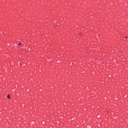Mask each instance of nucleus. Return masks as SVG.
Here are the masks:
<instances>
[{"label":"nucleus","mask_w":128,"mask_h":128,"mask_svg":"<svg viewBox=\"0 0 128 128\" xmlns=\"http://www.w3.org/2000/svg\"><path fill=\"white\" fill-rule=\"evenodd\" d=\"M7 97L8 98H10V95H8Z\"/></svg>","instance_id":"1"},{"label":"nucleus","mask_w":128,"mask_h":128,"mask_svg":"<svg viewBox=\"0 0 128 128\" xmlns=\"http://www.w3.org/2000/svg\"><path fill=\"white\" fill-rule=\"evenodd\" d=\"M18 46H22V44L19 43V44H18Z\"/></svg>","instance_id":"2"},{"label":"nucleus","mask_w":128,"mask_h":128,"mask_svg":"<svg viewBox=\"0 0 128 128\" xmlns=\"http://www.w3.org/2000/svg\"><path fill=\"white\" fill-rule=\"evenodd\" d=\"M125 38H128V37L126 36Z\"/></svg>","instance_id":"3"}]
</instances>
